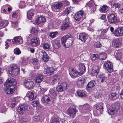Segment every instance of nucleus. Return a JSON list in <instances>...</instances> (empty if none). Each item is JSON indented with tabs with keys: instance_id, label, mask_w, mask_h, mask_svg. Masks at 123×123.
<instances>
[{
	"instance_id": "1",
	"label": "nucleus",
	"mask_w": 123,
	"mask_h": 123,
	"mask_svg": "<svg viewBox=\"0 0 123 123\" xmlns=\"http://www.w3.org/2000/svg\"><path fill=\"white\" fill-rule=\"evenodd\" d=\"M73 38L71 34H68L62 37L61 38V42L64 47L68 48L72 44Z\"/></svg>"
},
{
	"instance_id": "2",
	"label": "nucleus",
	"mask_w": 123,
	"mask_h": 123,
	"mask_svg": "<svg viewBox=\"0 0 123 123\" xmlns=\"http://www.w3.org/2000/svg\"><path fill=\"white\" fill-rule=\"evenodd\" d=\"M16 84V80L12 78H9L4 84V86L5 87L8 86L14 88V86Z\"/></svg>"
},
{
	"instance_id": "3",
	"label": "nucleus",
	"mask_w": 123,
	"mask_h": 123,
	"mask_svg": "<svg viewBox=\"0 0 123 123\" xmlns=\"http://www.w3.org/2000/svg\"><path fill=\"white\" fill-rule=\"evenodd\" d=\"M19 72V69L18 66L14 65L11 67L9 69V72L10 75L14 76L17 75Z\"/></svg>"
},
{
	"instance_id": "4",
	"label": "nucleus",
	"mask_w": 123,
	"mask_h": 123,
	"mask_svg": "<svg viewBox=\"0 0 123 123\" xmlns=\"http://www.w3.org/2000/svg\"><path fill=\"white\" fill-rule=\"evenodd\" d=\"M120 106V104L118 103H115L113 104L112 108H110L108 111V113H109L110 111V114L111 115L114 114L116 113L119 109Z\"/></svg>"
},
{
	"instance_id": "5",
	"label": "nucleus",
	"mask_w": 123,
	"mask_h": 123,
	"mask_svg": "<svg viewBox=\"0 0 123 123\" xmlns=\"http://www.w3.org/2000/svg\"><path fill=\"white\" fill-rule=\"evenodd\" d=\"M29 109V107L26 105H19L17 110L18 113L22 114L25 113L26 111Z\"/></svg>"
},
{
	"instance_id": "6",
	"label": "nucleus",
	"mask_w": 123,
	"mask_h": 123,
	"mask_svg": "<svg viewBox=\"0 0 123 123\" xmlns=\"http://www.w3.org/2000/svg\"><path fill=\"white\" fill-rule=\"evenodd\" d=\"M77 112L74 107H70L69 108L67 113L70 117L73 118L75 116L76 113Z\"/></svg>"
},
{
	"instance_id": "7",
	"label": "nucleus",
	"mask_w": 123,
	"mask_h": 123,
	"mask_svg": "<svg viewBox=\"0 0 123 123\" xmlns=\"http://www.w3.org/2000/svg\"><path fill=\"white\" fill-rule=\"evenodd\" d=\"M104 67L109 73H111L113 71L112 64L110 62H105L104 64Z\"/></svg>"
},
{
	"instance_id": "8",
	"label": "nucleus",
	"mask_w": 123,
	"mask_h": 123,
	"mask_svg": "<svg viewBox=\"0 0 123 123\" xmlns=\"http://www.w3.org/2000/svg\"><path fill=\"white\" fill-rule=\"evenodd\" d=\"M41 101L43 103L47 104L49 102H53V99L50 95H45L42 98Z\"/></svg>"
},
{
	"instance_id": "9",
	"label": "nucleus",
	"mask_w": 123,
	"mask_h": 123,
	"mask_svg": "<svg viewBox=\"0 0 123 123\" xmlns=\"http://www.w3.org/2000/svg\"><path fill=\"white\" fill-rule=\"evenodd\" d=\"M67 84L65 82L61 84L60 85L58 86L56 88V90L58 92H62L65 90L67 87Z\"/></svg>"
},
{
	"instance_id": "10",
	"label": "nucleus",
	"mask_w": 123,
	"mask_h": 123,
	"mask_svg": "<svg viewBox=\"0 0 123 123\" xmlns=\"http://www.w3.org/2000/svg\"><path fill=\"white\" fill-rule=\"evenodd\" d=\"M96 108L93 111L94 113L97 116H98L101 114L103 111V107L100 105H97L96 106Z\"/></svg>"
},
{
	"instance_id": "11",
	"label": "nucleus",
	"mask_w": 123,
	"mask_h": 123,
	"mask_svg": "<svg viewBox=\"0 0 123 123\" xmlns=\"http://www.w3.org/2000/svg\"><path fill=\"white\" fill-rule=\"evenodd\" d=\"M114 34L117 37L123 36V27H118L115 30Z\"/></svg>"
},
{
	"instance_id": "12",
	"label": "nucleus",
	"mask_w": 123,
	"mask_h": 123,
	"mask_svg": "<svg viewBox=\"0 0 123 123\" xmlns=\"http://www.w3.org/2000/svg\"><path fill=\"white\" fill-rule=\"evenodd\" d=\"M69 73L71 76L73 78H75L79 74L81 75L80 74L79 72H78L77 71L73 68L70 69L69 70Z\"/></svg>"
},
{
	"instance_id": "13",
	"label": "nucleus",
	"mask_w": 123,
	"mask_h": 123,
	"mask_svg": "<svg viewBox=\"0 0 123 123\" xmlns=\"http://www.w3.org/2000/svg\"><path fill=\"white\" fill-rule=\"evenodd\" d=\"M31 43L32 45L34 47L40 44L39 38L36 37H33L31 40Z\"/></svg>"
},
{
	"instance_id": "14",
	"label": "nucleus",
	"mask_w": 123,
	"mask_h": 123,
	"mask_svg": "<svg viewBox=\"0 0 123 123\" xmlns=\"http://www.w3.org/2000/svg\"><path fill=\"white\" fill-rule=\"evenodd\" d=\"M33 82L31 80H28L24 81V84L25 87L28 89L32 88Z\"/></svg>"
},
{
	"instance_id": "15",
	"label": "nucleus",
	"mask_w": 123,
	"mask_h": 123,
	"mask_svg": "<svg viewBox=\"0 0 123 123\" xmlns=\"http://www.w3.org/2000/svg\"><path fill=\"white\" fill-rule=\"evenodd\" d=\"M108 20L111 23H115L117 21V18L115 15L111 14L109 15L108 16Z\"/></svg>"
},
{
	"instance_id": "16",
	"label": "nucleus",
	"mask_w": 123,
	"mask_h": 123,
	"mask_svg": "<svg viewBox=\"0 0 123 123\" xmlns=\"http://www.w3.org/2000/svg\"><path fill=\"white\" fill-rule=\"evenodd\" d=\"M69 19L68 18H66L65 19V22L61 26V29L62 30H64L67 29L69 26Z\"/></svg>"
},
{
	"instance_id": "17",
	"label": "nucleus",
	"mask_w": 123,
	"mask_h": 123,
	"mask_svg": "<svg viewBox=\"0 0 123 123\" xmlns=\"http://www.w3.org/2000/svg\"><path fill=\"white\" fill-rule=\"evenodd\" d=\"M52 45L55 49H57L61 47V44L59 40L55 39L52 41Z\"/></svg>"
},
{
	"instance_id": "18",
	"label": "nucleus",
	"mask_w": 123,
	"mask_h": 123,
	"mask_svg": "<svg viewBox=\"0 0 123 123\" xmlns=\"http://www.w3.org/2000/svg\"><path fill=\"white\" fill-rule=\"evenodd\" d=\"M54 71L55 69L54 68L50 67L45 69L44 73L47 75H50L52 74Z\"/></svg>"
},
{
	"instance_id": "19",
	"label": "nucleus",
	"mask_w": 123,
	"mask_h": 123,
	"mask_svg": "<svg viewBox=\"0 0 123 123\" xmlns=\"http://www.w3.org/2000/svg\"><path fill=\"white\" fill-rule=\"evenodd\" d=\"M91 71V75L93 76H96L99 71L98 67L95 66Z\"/></svg>"
},
{
	"instance_id": "20",
	"label": "nucleus",
	"mask_w": 123,
	"mask_h": 123,
	"mask_svg": "<svg viewBox=\"0 0 123 123\" xmlns=\"http://www.w3.org/2000/svg\"><path fill=\"white\" fill-rule=\"evenodd\" d=\"M78 68L80 71L79 73L81 75L83 74L85 72L86 68L84 64L83 63H80L78 65Z\"/></svg>"
},
{
	"instance_id": "21",
	"label": "nucleus",
	"mask_w": 123,
	"mask_h": 123,
	"mask_svg": "<svg viewBox=\"0 0 123 123\" xmlns=\"http://www.w3.org/2000/svg\"><path fill=\"white\" fill-rule=\"evenodd\" d=\"M114 55L117 60H120L122 59V53L119 50L115 51Z\"/></svg>"
},
{
	"instance_id": "22",
	"label": "nucleus",
	"mask_w": 123,
	"mask_h": 123,
	"mask_svg": "<svg viewBox=\"0 0 123 123\" xmlns=\"http://www.w3.org/2000/svg\"><path fill=\"white\" fill-rule=\"evenodd\" d=\"M27 95L29 99L31 101L34 100L36 98V94L31 92H28Z\"/></svg>"
},
{
	"instance_id": "23",
	"label": "nucleus",
	"mask_w": 123,
	"mask_h": 123,
	"mask_svg": "<svg viewBox=\"0 0 123 123\" xmlns=\"http://www.w3.org/2000/svg\"><path fill=\"white\" fill-rule=\"evenodd\" d=\"M88 38L87 35L84 33L80 34L79 36V39L83 42H85Z\"/></svg>"
},
{
	"instance_id": "24",
	"label": "nucleus",
	"mask_w": 123,
	"mask_h": 123,
	"mask_svg": "<svg viewBox=\"0 0 123 123\" xmlns=\"http://www.w3.org/2000/svg\"><path fill=\"white\" fill-rule=\"evenodd\" d=\"M45 18L43 17H41L38 18L36 20V23L38 25L40 23H44L46 22Z\"/></svg>"
},
{
	"instance_id": "25",
	"label": "nucleus",
	"mask_w": 123,
	"mask_h": 123,
	"mask_svg": "<svg viewBox=\"0 0 123 123\" xmlns=\"http://www.w3.org/2000/svg\"><path fill=\"white\" fill-rule=\"evenodd\" d=\"M6 88L5 89V92L6 94H12L14 92V90L13 87H6Z\"/></svg>"
},
{
	"instance_id": "26",
	"label": "nucleus",
	"mask_w": 123,
	"mask_h": 123,
	"mask_svg": "<svg viewBox=\"0 0 123 123\" xmlns=\"http://www.w3.org/2000/svg\"><path fill=\"white\" fill-rule=\"evenodd\" d=\"M87 6H88L90 7H93V8L91 9L92 10V12H94L96 10V7L95 6L94 3L93 1H90L88 2L87 3Z\"/></svg>"
},
{
	"instance_id": "27",
	"label": "nucleus",
	"mask_w": 123,
	"mask_h": 123,
	"mask_svg": "<svg viewBox=\"0 0 123 123\" xmlns=\"http://www.w3.org/2000/svg\"><path fill=\"white\" fill-rule=\"evenodd\" d=\"M95 84V81L92 80L88 84L87 87L88 90L92 89L94 86Z\"/></svg>"
},
{
	"instance_id": "28",
	"label": "nucleus",
	"mask_w": 123,
	"mask_h": 123,
	"mask_svg": "<svg viewBox=\"0 0 123 123\" xmlns=\"http://www.w3.org/2000/svg\"><path fill=\"white\" fill-rule=\"evenodd\" d=\"M36 83L41 82L43 80V76L41 74L38 75L36 76Z\"/></svg>"
},
{
	"instance_id": "29",
	"label": "nucleus",
	"mask_w": 123,
	"mask_h": 123,
	"mask_svg": "<svg viewBox=\"0 0 123 123\" xmlns=\"http://www.w3.org/2000/svg\"><path fill=\"white\" fill-rule=\"evenodd\" d=\"M49 93L50 95L54 97L57 96V94L56 90L53 89H50L49 91Z\"/></svg>"
},
{
	"instance_id": "30",
	"label": "nucleus",
	"mask_w": 123,
	"mask_h": 123,
	"mask_svg": "<svg viewBox=\"0 0 123 123\" xmlns=\"http://www.w3.org/2000/svg\"><path fill=\"white\" fill-rule=\"evenodd\" d=\"M98 80L101 82L105 81L107 78L105 77L104 75L102 74H100L98 76Z\"/></svg>"
},
{
	"instance_id": "31",
	"label": "nucleus",
	"mask_w": 123,
	"mask_h": 123,
	"mask_svg": "<svg viewBox=\"0 0 123 123\" xmlns=\"http://www.w3.org/2000/svg\"><path fill=\"white\" fill-rule=\"evenodd\" d=\"M106 54L104 53H101L98 55V58L100 60H105L106 59Z\"/></svg>"
},
{
	"instance_id": "32",
	"label": "nucleus",
	"mask_w": 123,
	"mask_h": 123,
	"mask_svg": "<svg viewBox=\"0 0 123 123\" xmlns=\"http://www.w3.org/2000/svg\"><path fill=\"white\" fill-rule=\"evenodd\" d=\"M119 44V40L117 39H114L112 43V46L114 47L117 48L118 47Z\"/></svg>"
},
{
	"instance_id": "33",
	"label": "nucleus",
	"mask_w": 123,
	"mask_h": 123,
	"mask_svg": "<svg viewBox=\"0 0 123 123\" xmlns=\"http://www.w3.org/2000/svg\"><path fill=\"white\" fill-rule=\"evenodd\" d=\"M43 53L42 59L45 62H47L49 60V56L47 55V54L45 52H42Z\"/></svg>"
},
{
	"instance_id": "34",
	"label": "nucleus",
	"mask_w": 123,
	"mask_h": 123,
	"mask_svg": "<svg viewBox=\"0 0 123 123\" xmlns=\"http://www.w3.org/2000/svg\"><path fill=\"white\" fill-rule=\"evenodd\" d=\"M8 24L7 20H1L0 22V27L3 26V27H5Z\"/></svg>"
},
{
	"instance_id": "35",
	"label": "nucleus",
	"mask_w": 123,
	"mask_h": 123,
	"mask_svg": "<svg viewBox=\"0 0 123 123\" xmlns=\"http://www.w3.org/2000/svg\"><path fill=\"white\" fill-rule=\"evenodd\" d=\"M108 10V6L106 5H103L101 7H100L99 9L100 11L105 12Z\"/></svg>"
},
{
	"instance_id": "36",
	"label": "nucleus",
	"mask_w": 123,
	"mask_h": 123,
	"mask_svg": "<svg viewBox=\"0 0 123 123\" xmlns=\"http://www.w3.org/2000/svg\"><path fill=\"white\" fill-rule=\"evenodd\" d=\"M84 83V81L82 80L79 79L77 82V85L79 87L83 86Z\"/></svg>"
},
{
	"instance_id": "37",
	"label": "nucleus",
	"mask_w": 123,
	"mask_h": 123,
	"mask_svg": "<svg viewBox=\"0 0 123 123\" xmlns=\"http://www.w3.org/2000/svg\"><path fill=\"white\" fill-rule=\"evenodd\" d=\"M111 97L114 99H116L118 97V95L114 91H112L111 93Z\"/></svg>"
},
{
	"instance_id": "38",
	"label": "nucleus",
	"mask_w": 123,
	"mask_h": 123,
	"mask_svg": "<svg viewBox=\"0 0 123 123\" xmlns=\"http://www.w3.org/2000/svg\"><path fill=\"white\" fill-rule=\"evenodd\" d=\"M62 6V4L61 2H58L54 4L53 5L54 8L56 9L60 8Z\"/></svg>"
},
{
	"instance_id": "39",
	"label": "nucleus",
	"mask_w": 123,
	"mask_h": 123,
	"mask_svg": "<svg viewBox=\"0 0 123 123\" xmlns=\"http://www.w3.org/2000/svg\"><path fill=\"white\" fill-rule=\"evenodd\" d=\"M15 42L18 43L20 42H22V38L20 36L15 37H14L13 39Z\"/></svg>"
},
{
	"instance_id": "40",
	"label": "nucleus",
	"mask_w": 123,
	"mask_h": 123,
	"mask_svg": "<svg viewBox=\"0 0 123 123\" xmlns=\"http://www.w3.org/2000/svg\"><path fill=\"white\" fill-rule=\"evenodd\" d=\"M34 15V13H32L31 11H29L27 13V17L28 19L31 20Z\"/></svg>"
},
{
	"instance_id": "41",
	"label": "nucleus",
	"mask_w": 123,
	"mask_h": 123,
	"mask_svg": "<svg viewBox=\"0 0 123 123\" xmlns=\"http://www.w3.org/2000/svg\"><path fill=\"white\" fill-rule=\"evenodd\" d=\"M77 94L79 96L81 97H84L86 96V94L83 91H78L77 92Z\"/></svg>"
},
{
	"instance_id": "42",
	"label": "nucleus",
	"mask_w": 123,
	"mask_h": 123,
	"mask_svg": "<svg viewBox=\"0 0 123 123\" xmlns=\"http://www.w3.org/2000/svg\"><path fill=\"white\" fill-rule=\"evenodd\" d=\"M90 106L88 104H86L82 106V109L84 110L88 111L90 110Z\"/></svg>"
},
{
	"instance_id": "43",
	"label": "nucleus",
	"mask_w": 123,
	"mask_h": 123,
	"mask_svg": "<svg viewBox=\"0 0 123 123\" xmlns=\"http://www.w3.org/2000/svg\"><path fill=\"white\" fill-rule=\"evenodd\" d=\"M43 47L45 49H49L50 45L49 44L47 43H43Z\"/></svg>"
},
{
	"instance_id": "44",
	"label": "nucleus",
	"mask_w": 123,
	"mask_h": 123,
	"mask_svg": "<svg viewBox=\"0 0 123 123\" xmlns=\"http://www.w3.org/2000/svg\"><path fill=\"white\" fill-rule=\"evenodd\" d=\"M98 58V55L97 54H93L91 55V58L93 60H95L97 59Z\"/></svg>"
},
{
	"instance_id": "45",
	"label": "nucleus",
	"mask_w": 123,
	"mask_h": 123,
	"mask_svg": "<svg viewBox=\"0 0 123 123\" xmlns=\"http://www.w3.org/2000/svg\"><path fill=\"white\" fill-rule=\"evenodd\" d=\"M59 79V76L57 75H55L53 76L52 78V80L53 82L55 83Z\"/></svg>"
},
{
	"instance_id": "46",
	"label": "nucleus",
	"mask_w": 123,
	"mask_h": 123,
	"mask_svg": "<svg viewBox=\"0 0 123 123\" xmlns=\"http://www.w3.org/2000/svg\"><path fill=\"white\" fill-rule=\"evenodd\" d=\"M14 53L15 54L18 55L21 53V52L19 48H16L14 49Z\"/></svg>"
},
{
	"instance_id": "47",
	"label": "nucleus",
	"mask_w": 123,
	"mask_h": 123,
	"mask_svg": "<svg viewBox=\"0 0 123 123\" xmlns=\"http://www.w3.org/2000/svg\"><path fill=\"white\" fill-rule=\"evenodd\" d=\"M31 32L32 33L35 35H37L38 33V31L36 28H32L31 30Z\"/></svg>"
},
{
	"instance_id": "48",
	"label": "nucleus",
	"mask_w": 123,
	"mask_h": 123,
	"mask_svg": "<svg viewBox=\"0 0 123 123\" xmlns=\"http://www.w3.org/2000/svg\"><path fill=\"white\" fill-rule=\"evenodd\" d=\"M58 32H53L49 34V36L52 38L55 37L57 35Z\"/></svg>"
},
{
	"instance_id": "49",
	"label": "nucleus",
	"mask_w": 123,
	"mask_h": 123,
	"mask_svg": "<svg viewBox=\"0 0 123 123\" xmlns=\"http://www.w3.org/2000/svg\"><path fill=\"white\" fill-rule=\"evenodd\" d=\"M72 11V9L71 7H68L64 11V13L67 14H68L69 13Z\"/></svg>"
},
{
	"instance_id": "50",
	"label": "nucleus",
	"mask_w": 123,
	"mask_h": 123,
	"mask_svg": "<svg viewBox=\"0 0 123 123\" xmlns=\"http://www.w3.org/2000/svg\"><path fill=\"white\" fill-rule=\"evenodd\" d=\"M101 94L100 92H97L95 93L94 96L96 98H98L101 97Z\"/></svg>"
},
{
	"instance_id": "51",
	"label": "nucleus",
	"mask_w": 123,
	"mask_h": 123,
	"mask_svg": "<svg viewBox=\"0 0 123 123\" xmlns=\"http://www.w3.org/2000/svg\"><path fill=\"white\" fill-rule=\"evenodd\" d=\"M81 18V16H80L77 14H75L74 16L75 19L76 21H79Z\"/></svg>"
},
{
	"instance_id": "52",
	"label": "nucleus",
	"mask_w": 123,
	"mask_h": 123,
	"mask_svg": "<svg viewBox=\"0 0 123 123\" xmlns=\"http://www.w3.org/2000/svg\"><path fill=\"white\" fill-rule=\"evenodd\" d=\"M39 104L38 101H33L32 103V105L34 107H36Z\"/></svg>"
},
{
	"instance_id": "53",
	"label": "nucleus",
	"mask_w": 123,
	"mask_h": 123,
	"mask_svg": "<svg viewBox=\"0 0 123 123\" xmlns=\"http://www.w3.org/2000/svg\"><path fill=\"white\" fill-rule=\"evenodd\" d=\"M7 108L5 106L2 107L0 109V111L1 113H4L7 111Z\"/></svg>"
},
{
	"instance_id": "54",
	"label": "nucleus",
	"mask_w": 123,
	"mask_h": 123,
	"mask_svg": "<svg viewBox=\"0 0 123 123\" xmlns=\"http://www.w3.org/2000/svg\"><path fill=\"white\" fill-rule=\"evenodd\" d=\"M59 119L58 118H55L51 121V123H59Z\"/></svg>"
},
{
	"instance_id": "55",
	"label": "nucleus",
	"mask_w": 123,
	"mask_h": 123,
	"mask_svg": "<svg viewBox=\"0 0 123 123\" xmlns=\"http://www.w3.org/2000/svg\"><path fill=\"white\" fill-rule=\"evenodd\" d=\"M120 6V5L119 4L117 3H115L114 4L113 7L115 9H116V8H119Z\"/></svg>"
},
{
	"instance_id": "56",
	"label": "nucleus",
	"mask_w": 123,
	"mask_h": 123,
	"mask_svg": "<svg viewBox=\"0 0 123 123\" xmlns=\"http://www.w3.org/2000/svg\"><path fill=\"white\" fill-rule=\"evenodd\" d=\"M12 25L14 28H17L18 26V23L17 22H12Z\"/></svg>"
},
{
	"instance_id": "57",
	"label": "nucleus",
	"mask_w": 123,
	"mask_h": 123,
	"mask_svg": "<svg viewBox=\"0 0 123 123\" xmlns=\"http://www.w3.org/2000/svg\"><path fill=\"white\" fill-rule=\"evenodd\" d=\"M101 46V45L99 42H96L95 43L94 46L95 47H100Z\"/></svg>"
},
{
	"instance_id": "58",
	"label": "nucleus",
	"mask_w": 123,
	"mask_h": 123,
	"mask_svg": "<svg viewBox=\"0 0 123 123\" xmlns=\"http://www.w3.org/2000/svg\"><path fill=\"white\" fill-rule=\"evenodd\" d=\"M32 62L35 64H36L38 63V60L36 58H33L31 59Z\"/></svg>"
},
{
	"instance_id": "59",
	"label": "nucleus",
	"mask_w": 123,
	"mask_h": 123,
	"mask_svg": "<svg viewBox=\"0 0 123 123\" xmlns=\"http://www.w3.org/2000/svg\"><path fill=\"white\" fill-rule=\"evenodd\" d=\"M77 14L78 15H79L80 16H81V17H82L83 14V12L82 10H81L78 12Z\"/></svg>"
},
{
	"instance_id": "60",
	"label": "nucleus",
	"mask_w": 123,
	"mask_h": 123,
	"mask_svg": "<svg viewBox=\"0 0 123 123\" xmlns=\"http://www.w3.org/2000/svg\"><path fill=\"white\" fill-rule=\"evenodd\" d=\"M17 103V102H12L11 105V106L12 108L14 107L16 105V104Z\"/></svg>"
},
{
	"instance_id": "61",
	"label": "nucleus",
	"mask_w": 123,
	"mask_h": 123,
	"mask_svg": "<svg viewBox=\"0 0 123 123\" xmlns=\"http://www.w3.org/2000/svg\"><path fill=\"white\" fill-rule=\"evenodd\" d=\"M47 90L46 89H44L42 88H40V91L41 92L43 93H44Z\"/></svg>"
},
{
	"instance_id": "62",
	"label": "nucleus",
	"mask_w": 123,
	"mask_h": 123,
	"mask_svg": "<svg viewBox=\"0 0 123 123\" xmlns=\"http://www.w3.org/2000/svg\"><path fill=\"white\" fill-rule=\"evenodd\" d=\"M34 118L36 120H39L40 119V116L39 115H38L37 116H35Z\"/></svg>"
},
{
	"instance_id": "63",
	"label": "nucleus",
	"mask_w": 123,
	"mask_h": 123,
	"mask_svg": "<svg viewBox=\"0 0 123 123\" xmlns=\"http://www.w3.org/2000/svg\"><path fill=\"white\" fill-rule=\"evenodd\" d=\"M64 4L66 6H68L69 4V2L66 0H65L64 1Z\"/></svg>"
},
{
	"instance_id": "64",
	"label": "nucleus",
	"mask_w": 123,
	"mask_h": 123,
	"mask_svg": "<svg viewBox=\"0 0 123 123\" xmlns=\"http://www.w3.org/2000/svg\"><path fill=\"white\" fill-rule=\"evenodd\" d=\"M12 17L13 18H16L17 17V14L16 13H14L12 15Z\"/></svg>"
}]
</instances>
